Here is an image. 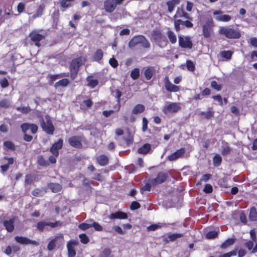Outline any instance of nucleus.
I'll use <instances>...</instances> for the list:
<instances>
[{"instance_id":"nucleus-55","label":"nucleus","mask_w":257,"mask_h":257,"mask_svg":"<svg viewBox=\"0 0 257 257\" xmlns=\"http://www.w3.org/2000/svg\"><path fill=\"white\" fill-rule=\"evenodd\" d=\"M164 225H165V223L161 224H152V225H151L150 226H148L147 227V229L148 230H150V231H151V230L154 231L156 229H157V228H161L162 226H163Z\"/></svg>"},{"instance_id":"nucleus-20","label":"nucleus","mask_w":257,"mask_h":257,"mask_svg":"<svg viewBox=\"0 0 257 257\" xmlns=\"http://www.w3.org/2000/svg\"><path fill=\"white\" fill-rule=\"evenodd\" d=\"M76 245L77 241L74 240H70L67 243L68 257H74L75 256L76 251L74 249V246Z\"/></svg>"},{"instance_id":"nucleus-23","label":"nucleus","mask_w":257,"mask_h":257,"mask_svg":"<svg viewBox=\"0 0 257 257\" xmlns=\"http://www.w3.org/2000/svg\"><path fill=\"white\" fill-rule=\"evenodd\" d=\"M15 221V218H13L10 219L9 220H6L4 221L3 224L5 226L6 230L9 232H12L14 231L15 229L14 223Z\"/></svg>"},{"instance_id":"nucleus-25","label":"nucleus","mask_w":257,"mask_h":257,"mask_svg":"<svg viewBox=\"0 0 257 257\" xmlns=\"http://www.w3.org/2000/svg\"><path fill=\"white\" fill-rule=\"evenodd\" d=\"M214 111L212 107H208L206 111H201L199 112V115L203 118L209 119L214 116Z\"/></svg>"},{"instance_id":"nucleus-8","label":"nucleus","mask_w":257,"mask_h":257,"mask_svg":"<svg viewBox=\"0 0 257 257\" xmlns=\"http://www.w3.org/2000/svg\"><path fill=\"white\" fill-rule=\"evenodd\" d=\"M46 122L43 121L41 123V126L42 130L48 135H53L55 131L54 126L53 124L52 121L50 117L47 115L45 117Z\"/></svg>"},{"instance_id":"nucleus-16","label":"nucleus","mask_w":257,"mask_h":257,"mask_svg":"<svg viewBox=\"0 0 257 257\" xmlns=\"http://www.w3.org/2000/svg\"><path fill=\"white\" fill-rule=\"evenodd\" d=\"M63 145V140L60 139L57 142L54 143L50 148V152L55 156L59 155V151L62 148Z\"/></svg>"},{"instance_id":"nucleus-59","label":"nucleus","mask_w":257,"mask_h":257,"mask_svg":"<svg viewBox=\"0 0 257 257\" xmlns=\"http://www.w3.org/2000/svg\"><path fill=\"white\" fill-rule=\"evenodd\" d=\"M211 176H212V175L210 174H206L203 175L202 176V178H201L200 180L197 183V184H200L201 182L202 181H204V182L207 181L208 180H209L211 178Z\"/></svg>"},{"instance_id":"nucleus-60","label":"nucleus","mask_w":257,"mask_h":257,"mask_svg":"<svg viewBox=\"0 0 257 257\" xmlns=\"http://www.w3.org/2000/svg\"><path fill=\"white\" fill-rule=\"evenodd\" d=\"M212 191V186L209 184H206L203 188V191L206 193H210Z\"/></svg>"},{"instance_id":"nucleus-9","label":"nucleus","mask_w":257,"mask_h":257,"mask_svg":"<svg viewBox=\"0 0 257 257\" xmlns=\"http://www.w3.org/2000/svg\"><path fill=\"white\" fill-rule=\"evenodd\" d=\"M178 43L179 46L182 48L189 49L192 48L193 44L191 38L189 36H179Z\"/></svg>"},{"instance_id":"nucleus-11","label":"nucleus","mask_w":257,"mask_h":257,"mask_svg":"<svg viewBox=\"0 0 257 257\" xmlns=\"http://www.w3.org/2000/svg\"><path fill=\"white\" fill-rule=\"evenodd\" d=\"M213 22L212 20L208 21L202 26V34L204 38L210 37L213 32Z\"/></svg>"},{"instance_id":"nucleus-57","label":"nucleus","mask_w":257,"mask_h":257,"mask_svg":"<svg viewBox=\"0 0 257 257\" xmlns=\"http://www.w3.org/2000/svg\"><path fill=\"white\" fill-rule=\"evenodd\" d=\"M218 233L215 231H211L207 233L206 236L208 239H213L217 237Z\"/></svg>"},{"instance_id":"nucleus-31","label":"nucleus","mask_w":257,"mask_h":257,"mask_svg":"<svg viewBox=\"0 0 257 257\" xmlns=\"http://www.w3.org/2000/svg\"><path fill=\"white\" fill-rule=\"evenodd\" d=\"M103 53L101 49H98L94 52L93 57L92 61L99 62L103 58Z\"/></svg>"},{"instance_id":"nucleus-56","label":"nucleus","mask_w":257,"mask_h":257,"mask_svg":"<svg viewBox=\"0 0 257 257\" xmlns=\"http://www.w3.org/2000/svg\"><path fill=\"white\" fill-rule=\"evenodd\" d=\"M115 93V97L117 99V102L119 104L121 100V97L122 95V92L118 89H116L114 91Z\"/></svg>"},{"instance_id":"nucleus-46","label":"nucleus","mask_w":257,"mask_h":257,"mask_svg":"<svg viewBox=\"0 0 257 257\" xmlns=\"http://www.w3.org/2000/svg\"><path fill=\"white\" fill-rule=\"evenodd\" d=\"M183 236L182 233H172L168 235V241H173L178 238H180Z\"/></svg>"},{"instance_id":"nucleus-26","label":"nucleus","mask_w":257,"mask_h":257,"mask_svg":"<svg viewBox=\"0 0 257 257\" xmlns=\"http://www.w3.org/2000/svg\"><path fill=\"white\" fill-rule=\"evenodd\" d=\"M86 81L87 82V86L91 88H94L98 84V80L94 78L93 75H90L86 77Z\"/></svg>"},{"instance_id":"nucleus-63","label":"nucleus","mask_w":257,"mask_h":257,"mask_svg":"<svg viewBox=\"0 0 257 257\" xmlns=\"http://www.w3.org/2000/svg\"><path fill=\"white\" fill-rule=\"evenodd\" d=\"M113 229L119 234H124L125 232L123 231L121 228L118 225H115L113 227Z\"/></svg>"},{"instance_id":"nucleus-54","label":"nucleus","mask_w":257,"mask_h":257,"mask_svg":"<svg viewBox=\"0 0 257 257\" xmlns=\"http://www.w3.org/2000/svg\"><path fill=\"white\" fill-rule=\"evenodd\" d=\"M17 11L19 14H21L23 12H25V5L24 3H19L18 4V6H17Z\"/></svg>"},{"instance_id":"nucleus-53","label":"nucleus","mask_w":257,"mask_h":257,"mask_svg":"<svg viewBox=\"0 0 257 257\" xmlns=\"http://www.w3.org/2000/svg\"><path fill=\"white\" fill-rule=\"evenodd\" d=\"M0 85L3 88H5L9 86V83L6 77H3L0 79Z\"/></svg>"},{"instance_id":"nucleus-5","label":"nucleus","mask_w":257,"mask_h":257,"mask_svg":"<svg viewBox=\"0 0 257 257\" xmlns=\"http://www.w3.org/2000/svg\"><path fill=\"white\" fill-rule=\"evenodd\" d=\"M152 35L153 40L160 47L164 48L168 45V41L160 30H154Z\"/></svg>"},{"instance_id":"nucleus-32","label":"nucleus","mask_w":257,"mask_h":257,"mask_svg":"<svg viewBox=\"0 0 257 257\" xmlns=\"http://www.w3.org/2000/svg\"><path fill=\"white\" fill-rule=\"evenodd\" d=\"M150 150L151 145L148 143H146L138 149V152L139 154L145 155L148 154Z\"/></svg>"},{"instance_id":"nucleus-33","label":"nucleus","mask_w":257,"mask_h":257,"mask_svg":"<svg viewBox=\"0 0 257 257\" xmlns=\"http://www.w3.org/2000/svg\"><path fill=\"white\" fill-rule=\"evenodd\" d=\"M167 35L171 44H174L176 43L177 37L174 32L169 28L167 31Z\"/></svg>"},{"instance_id":"nucleus-61","label":"nucleus","mask_w":257,"mask_h":257,"mask_svg":"<svg viewBox=\"0 0 257 257\" xmlns=\"http://www.w3.org/2000/svg\"><path fill=\"white\" fill-rule=\"evenodd\" d=\"M148 121L146 117L143 118L142 122V131L145 132L148 130Z\"/></svg>"},{"instance_id":"nucleus-36","label":"nucleus","mask_w":257,"mask_h":257,"mask_svg":"<svg viewBox=\"0 0 257 257\" xmlns=\"http://www.w3.org/2000/svg\"><path fill=\"white\" fill-rule=\"evenodd\" d=\"M232 149L229 146L227 143H225L222 146L221 153L223 156H227L231 154Z\"/></svg>"},{"instance_id":"nucleus-14","label":"nucleus","mask_w":257,"mask_h":257,"mask_svg":"<svg viewBox=\"0 0 257 257\" xmlns=\"http://www.w3.org/2000/svg\"><path fill=\"white\" fill-rule=\"evenodd\" d=\"M15 239L17 242L23 245L33 244L37 246L39 244L38 241L31 240L26 236H16Z\"/></svg>"},{"instance_id":"nucleus-64","label":"nucleus","mask_w":257,"mask_h":257,"mask_svg":"<svg viewBox=\"0 0 257 257\" xmlns=\"http://www.w3.org/2000/svg\"><path fill=\"white\" fill-rule=\"evenodd\" d=\"M91 227H93L97 231H102L103 229L102 227L97 222H93L91 223Z\"/></svg>"},{"instance_id":"nucleus-50","label":"nucleus","mask_w":257,"mask_h":257,"mask_svg":"<svg viewBox=\"0 0 257 257\" xmlns=\"http://www.w3.org/2000/svg\"><path fill=\"white\" fill-rule=\"evenodd\" d=\"M210 85L212 88L217 91H220L222 89V85L218 84V83L215 80L212 81Z\"/></svg>"},{"instance_id":"nucleus-27","label":"nucleus","mask_w":257,"mask_h":257,"mask_svg":"<svg viewBox=\"0 0 257 257\" xmlns=\"http://www.w3.org/2000/svg\"><path fill=\"white\" fill-rule=\"evenodd\" d=\"M109 218L111 219H126L127 218V215L126 213L121 212L117 211L114 213H111L109 216Z\"/></svg>"},{"instance_id":"nucleus-28","label":"nucleus","mask_w":257,"mask_h":257,"mask_svg":"<svg viewBox=\"0 0 257 257\" xmlns=\"http://www.w3.org/2000/svg\"><path fill=\"white\" fill-rule=\"evenodd\" d=\"M122 139L124 142L125 145L127 147L130 146L134 142V135L131 132L128 131L126 135L123 137Z\"/></svg>"},{"instance_id":"nucleus-1","label":"nucleus","mask_w":257,"mask_h":257,"mask_svg":"<svg viewBox=\"0 0 257 257\" xmlns=\"http://www.w3.org/2000/svg\"><path fill=\"white\" fill-rule=\"evenodd\" d=\"M173 18L174 27L177 32L183 28L181 26L188 29L193 27L194 25L192 22V18L185 11L183 6L177 8Z\"/></svg>"},{"instance_id":"nucleus-3","label":"nucleus","mask_w":257,"mask_h":257,"mask_svg":"<svg viewBox=\"0 0 257 257\" xmlns=\"http://www.w3.org/2000/svg\"><path fill=\"white\" fill-rule=\"evenodd\" d=\"M218 32L219 35L229 39H237L241 37L239 31L231 26L220 27Z\"/></svg>"},{"instance_id":"nucleus-58","label":"nucleus","mask_w":257,"mask_h":257,"mask_svg":"<svg viewBox=\"0 0 257 257\" xmlns=\"http://www.w3.org/2000/svg\"><path fill=\"white\" fill-rule=\"evenodd\" d=\"M78 227L82 230H85L91 227V223H82L79 224Z\"/></svg>"},{"instance_id":"nucleus-40","label":"nucleus","mask_w":257,"mask_h":257,"mask_svg":"<svg viewBox=\"0 0 257 257\" xmlns=\"http://www.w3.org/2000/svg\"><path fill=\"white\" fill-rule=\"evenodd\" d=\"M11 104V101L9 99L4 98L0 101V108L7 109L10 107Z\"/></svg>"},{"instance_id":"nucleus-30","label":"nucleus","mask_w":257,"mask_h":257,"mask_svg":"<svg viewBox=\"0 0 257 257\" xmlns=\"http://www.w3.org/2000/svg\"><path fill=\"white\" fill-rule=\"evenodd\" d=\"M155 73V70L151 67H147L144 71L145 77L147 80H150L152 78Z\"/></svg>"},{"instance_id":"nucleus-42","label":"nucleus","mask_w":257,"mask_h":257,"mask_svg":"<svg viewBox=\"0 0 257 257\" xmlns=\"http://www.w3.org/2000/svg\"><path fill=\"white\" fill-rule=\"evenodd\" d=\"M131 77L133 80L138 79L140 75V69L138 68L134 69L131 72Z\"/></svg>"},{"instance_id":"nucleus-24","label":"nucleus","mask_w":257,"mask_h":257,"mask_svg":"<svg viewBox=\"0 0 257 257\" xmlns=\"http://www.w3.org/2000/svg\"><path fill=\"white\" fill-rule=\"evenodd\" d=\"M180 0H170L166 2V4L167 6L168 12L170 14L172 13L175 9L177 5L180 4Z\"/></svg>"},{"instance_id":"nucleus-37","label":"nucleus","mask_w":257,"mask_h":257,"mask_svg":"<svg viewBox=\"0 0 257 257\" xmlns=\"http://www.w3.org/2000/svg\"><path fill=\"white\" fill-rule=\"evenodd\" d=\"M249 218L251 221L257 220V211L255 207H252L250 209Z\"/></svg>"},{"instance_id":"nucleus-7","label":"nucleus","mask_w":257,"mask_h":257,"mask_svg":"<svg viewBox=\"0 0 257 257\" xmlns=\"http://www.w3.org/2000/svg\"><path fill=\"white\" fill-rule=\"evenodd\" d=\"M85 138L82 136H73L70 137L68 140V142L70 146L76 149H82L83 148L82 141Z\"/></svg>"},{"instance_id":"nucleus-41","label":"nucleus","mask_w":257,"mask_h":257,"mask_svg":"<svg viewBox=\"0 0 257 257\" xmlns=\"http://www.w3.org/2000/svg\"><path fill=\"white\" fill-rule=\"evenodd\" d=\"M69 83V80L67 78H63L55 83L54 86L57 88L59 86H66Z\"/></svg>"},{"instance_id":"nucleus-2","label":"nucleus","mask_w":257,"mask_h":257,"mask_svg":"<svg viewBox=\"0 0 257 257\" xmlns=\"http://www.w3.org/2000/svg\"><path fill=\"white\" fill-rule=\"evenodd\" d=\"M86 60V56H80L71 60L69 64L70 78L71 80H73L76 78L80 67L85 62Z\"/></svg>"},{"instance_id":"nucleus-62","label":"nucleus","mask_w":257,"mask_h":257,"mask_svg":"<svg viewBox=\"0 0 257 257\" xmlns=\"http://www.w3.org/2000/svg\"><path fill=\"white\" fill-rule=\"evenodd\" d=\"M109 63L113 68H116L118 65L117 61L114 58L109 59Z\"/></svg>"},{"instance_id":"nucleus-45","label":"nucleus","mask_w":257,"mask_h":257,"mask_svg":"<svg viewBox=\"0 0 257 257\" xmlns=\"http://www.w3.org/2000/svg\"><path fill=\"white\" fill-rule=\"evenodd\" d=\"M60 16V13L58 10H55L52 14V18L53 21V23L56 25H57Z\"/></svg>"},{"instance_id":"nucleus-29","label":"nucleus","mask_w":257,"mask_h":257,"mask_svg":"<svg viewBox=\"0 0 257 257\" xmlns=\"http://www.w3.org/2000/svg\"><path fill=\"white\" fill-rule=\"evenodd\" d=\"M75 0H60V6L62 9V11H64L66 9L73 6V3Z\"/></svg>"},{"instance_id":"nucleus-34","label":"nucleus","mask_w":257,"mask_h":257,"mask_svg":"<svg viewBox=\"0 0 257 257\" xmlns=\"http://www.w3.org/2000/svg\"><path fill=\"white\" fill-rule=\"evenodd\" d=\"M4 150L14 151L16 150V146L12 142L6 141L4 142Z\"/></svg>"},{"instance_id":"nucleus-17","label":"nucleus","mask_w":257,"mask_h":257,"mask_svg":"<svg viewBox=\"0 0 257 257\" xmlns=\"http://www.w3.org/2000/svg\"><path fill=\"white\" fill-rule=\"evenodd\" d=\"M45 9L46 5L45 4L42 3L39 5L37 7L35 13L32 15V19L35 20L42 17L44 14Z\"/></svg>"},{"instance_id":"nucleus-49","label":"nucleus","mask_w":257,"mask_h":257,"mask_svg":"<svg viewBox=\"0 0 257 257\" xmlns=\"http://www.w3.org/2000/svg\"><path fill=\"white\" fill-rule=\"evenodd\" d=\"M35 179L36 177L35 175L28 174L26 176L25 183L26 184H31Z\"/></svg>"},{"instance_id":"nucleus-4","label":"nucleus","mask_w":257,"mask_h":257,"mask_svg":"<svg viewBox=\"0 0 257 257\" xmlns=\"http://www.w3.org/2000/svg\"><path fill=\"white\" fill-rule=\"evenodd\" d=\"M141 44L144 48L148 49L151 46L150 43L146 38L141 35L134 36L129 42L128 47L133 49L138 45Z\"/></svg>"},{"instance_id":"nucleus-19","label":"nucleus","mask_w":257,"mask_h":257,"mask_svg":"<svg viewBox=\"0 0 257 257\" xmlns=\"http://www.w3.org/2000/svg\"><path fill=\"white\" fill-rule=\"evenodd\" d=\"M164 85L166 89L169 92H177L179 90V86L173 84L168 77L165 78Z\"/></svg>"},{"instance_id":"nucleus-48","label":"nucleus","mask_w":257,"mask_h":257,"mask_svg":"<svg viewBox=\"0 0 257 257\" xmlns=\"http://www.w3.org/2000/svg\"><path fill=\"white\" fill-rule=\"evenodd\" d=\"M61 77V75L59 74H54V75H49L47 77V78L49 80V83L50 84H52L53 82Z\"/></svg>"},{"instance_id":"nucleus-38","label":"nucleus","mask_w":257,"mask_h":257,"mask_svg":"<svg viewBox=\"0 0 257 257\" xmlns=\"http://www.w3.org/2000/svg\"><path fill=\"white\" fill-rule=\"evenodd\" d=\"M48 186L51 191L54 193L58 192L62 189L61 185L58 183H51L49 184Z\"/></svg>"},{"instance_id":"nucleus-6","label":"nucleus","mask_w":257,"mask_h":257,"mask_svg":"<svg viewBox=\"0 0 257 257\" xmlns=\"http://www.w3.org/2000/svg\"><path fill=\"white\" fill-rule=\"evenodd\" d=\"M125 0H105L103 7L105 12L108 13L113 12L117 5H121Z\"/></svg>"},{"instance_id":"nucleus-12","label":"nucleus","mask_w":257,"mask_h":257,"mask_svg":"<svg viewBox=\"0 0 257 257\" xmlns=\"http://www.w3.org/2000/svg\"><path fill=\"white\" fill-rule=\"evenodd\" d=\"M31 40L33 42L35 45L39 48L41 44L40 41L45 39V36L36 31H33L29 34Z\"/></svg>"},{"instance_id":"nucleus-10","label":"nucleus","mask_w":257,"mask_h":257,"mask_svg":"<svg viewBox=\"0 0 257 257\" xmlns=\"http://www.w3.org/2000/svg\"><path fill=\"white\" fill-rule=\"evenodd\" d=\"M169 177L168 172H160L158 173L157 177L152 179L150 182L152 185L155 186L164 183Z\"/></svg>"},{"instance_id":"nucleus-44","label":"nucleus","mask_w":257,"mask_h":257,"mask_svg":"<svg viewBox=\"0 0 257 257\" xmlns=\"http://www.w3.org/2000/svg\"><path fill=\"white\" fill-rule=\"evenodd\" d=\"M16 109L21 112L22 113L27 114L29 113L31 111V109L30 106H19L16 108Z\"/></svg>"},{"instance_id":"nucleus-35","label":"nucleus","mask_w":257,"mask_h":257,"mask_svg":"<svg viewBox=\"0 0 257 257\" xmlns=\"http://www.w3.org/2000/svg\"><path fill=\"white\" fill-rule=\"evenodd\" d=\"M145 110V107L143 104H138L136 105L132 110L133 114H138L143 112Z\"/></svg>"},{"instance_id":"nucleus-15","label":"nucleus","mask_w":257,"mask_h":257,"mask_svg":"<svg viewBox=\"0 0 257 257\" xmlns=\"http://www.w3.org/2000/svg\"><path fill=\"white\" fill-rule=\"evenodd\" d=\"M21 128L23 133H27L30 130L32 134H35L38 130V126L36 124L27 122L21 124Z\"/></svg>"},{"instance_id":"nucleus-52","label":"nucleus","mask_w":257,"mask_h":257,"mask_svg":"<svg viewBox=\"0 0 257 257\" xmlns=\"http://www.w3.org/2000/svg\"><path fill=\"white\" fill-rule=\"evenodd\" d=\"M46 226L47 222L46 221H40L37 224V228L41 231H43Z\"/></svg>"},{"instance_id":"nucleus-43","label":"nucleus","mask_w":257,"mask_h":257,"mask_svg":"<svg viewBox=\"0 0 257 257\" xmlns=\"http://www.w3.org/2000/svg\"><path fill=\"white\" fill-rule=\"evenodd\" d=\"M235 242V239L230 238L227 239L221 245L222 248L225 249L227 247L232 245Z\"/></svg>"},{"instance_id":"nucleus-47","label":"nucleus","mask_w":257,"mask_h":257,"mask_svg":"<svg viewBox=\"0 0 257 257\" xmlns=\"http://www.w3.org/2000/svg\"><path fill=\"white\" fill-rule=\"evenodd\" d=\"M186 67L188 71L194 72L195 70V66L194 63L190 60L186 61Z\"/></svg>"},{"instance_id":"nucleus-13","label":"nucleus","mask_w":257,"mask_h":257,"mask_svg":"<svg viewBox=\"0 0 257 257\" xmlns=\"http://www.w3.org/2000/svg\"><path fill=\"white\" fill-rule=\"evenodd\" d=\"M223 12L221 10H216L213 12L215 16V19L219 22H228L231 20V17L228 15H222Z\"/></svg>"},{"instance_id":"nucleus-22","label":"nucleus","mask_w":257,"mask_h":257,"mask_svg":"<svg viewBox=\"0 0 257 257\" xmlns=\"http://www.w3.org/2000/svg\"><path fill=\"white\" fill-rule=\"evenodd\" d=\"M64 238L63 235L62 234H59L58 235L56 236L53 239H52L48 243L47 245V249L49 251H51L53 250L56 245L57 241L59 240L62 239L63 240Z\"/></svg>"},{"instance_id":"nucleus-51","label":"nucleus","mask_w":257,"mask_h":257,"mask_svg":"<svg viewBox=\"0 0 257 257\" xmlns=\"http://www.w3.org/2000/svg\"><path fill=\"white\" fill-rule=\"evenodd\" d=\"M80 241L82 243L87 244L89 241V239L86 234L82 233L79 235Z\"/></svg>"},{"instance_id":"nucleus-18","label":"nucleus","mask_w":257,"mask_h":257,"mask_svg":"<svg viewBox=\"0 0 257 257\" xmlns=\"http://www.w3.org/2000/svg\"><path fill=\"white\" fill-rule=\"evenodd\" d=\"M180 108L181 107L178 103L172 102L164 107L163 112L164 113H167V112L170 113H176L180 109Z\"/></svg>"},{"instance_id":"nucleus-39","label":"nucleus","mask_w":257,"mask_h":257,"mask_svg":"<svg viewBox=\"0 0 257 257\" xmlns=\"http://www.w3.org/2000/svg\"><path fill=\"white\" fill-rule=\"evenodd\" d=\"M233 52L230 50L222 51L220 52V56L222 58L225 59L226 60H230L232 56Z\"/></svg>"},{"instance_id":"nucleus-21","label":"nucleus","mask_w":257,"mask_h":257,"mask_svg":"<svg viewBox=\"0 0 257 257\" xmlns=\"http://www.w3.org/2000/svg\"><path fill=\"white\" fill-rule=\"evenodd\" d=\"M185 150L183 148L176 150L175 152L168 156L170 161H174L182 157L185 154Z\"/></svg>"}]
</instances>
